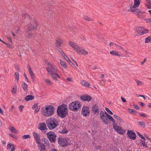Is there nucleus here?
Returning a JSON list of instances; mask_svg holds the SVG:
<instances>
[{
  "mask_svg": "<svg viewBox=\"0 0 151 151\" xmlns=\"http://www.w3.org/2000/svg\"><path fill=\"white\" fill-rule=\"evenodd\" d=\"M27 36L28 37H30L32 36V34H31L30 32L28 33H27Z\"/></svg>",
  "mask_w": 151,
  "mask_h": 151,
  "instance_id": "e2e57ef3",
  "label": "nucleus"
},
{
  "mask_svg": "<svg viewBox=\"0 0 151 151\" xmlns=\"http://www.w3.org/2000/svg\"><path fill=\"white\" fill-rule=\"evenodd\" d=\"M34 98L33 96L29 95L26 96L24 98L25 100L26 101H29L32 100Z\"/></svg>",
  "mask_w": 151,
  "mask_h": 151,
  "instance_id": "5701e85b",
  "label": "nucleus"
},
{
  "mask_svg": "<svg viewBox=\"0 0 151 151\" xmlns=\"http://www.w3.org/2000/svg\"><path fill=\"white\" fill-rule=\"evenodd\" d=\"M24 77L27 80V82H29L28 79V78H27V76H26V74H25V73H24Z\"/></svg>",
  "mask_w": 151,
  "mask_h": 151,
  "instance_id": "69168bd1",
  "label": "nucleus"
},
{
  "mask_svg": "<svg viewBox=\"0 0 151 151\" xmlns=\"http://www.w3.org/2000/svg\"><path fill=\"white\" fill-rule=\"evenodd\" d=\"M151 41V36L147 37L145 40V42L147 43Z\"/></svg>",
  "mask_w": 151,
  "mask_h": 151,
  "instance_id": "473e14b6",
  "label": "nucleus"
},
{
  "mask_svg": "<svg viewBox=\"0 0 151 151\" xmlns=\"http://www.w3.org/2000/svg\"><path fill=\"white\" fill-rule=\"evenodd\" d=\"M29 73L30 75L31 78L32 79H34V76H33L34 73H33V72L32 71L31 72Z\"/></svg>",
  "mask_w": 151,
  "mask_h": 151,
  "instance_id": "bf43d9fd",
  "label": "nucleus"
},
{
  "mask_svg": "<svg viewBox=\"0 0 151 151\" xmlns=\"http://www.w3.org/2000/svg\"><path fill=\"white\" fill-rule=\"evenodd\" d=\"M45 82L47 83H49L50 85H52V83L51 82L50 80L48 79H45L44 80Z\"/></svg>",
  "mask_w": 151,
  "mask_h": 151,
  "instance_id": "ea45409f",
  "label": "nucleus"
},
{
  "mask_svg": "<svg viewBox=\"0 0 151 151\" xmlns=\"http://www.w3.org/2000/svg\"><path fill=\"white\" fill-rule=\"evenodd\" d=\"M147 23H151V18L147 19Z\"/></svg>",
  "mask_w": 151,
  "mask_h": 151,
  "instance_id": "338daca9",
  "label": "nucleus"
},
{
  "mask_svg": "<svg viewBox=\"0 0 151 151\" xmlns=\"http://www.w3.org/2000/svg\"><path fill=\"white\" fill-rule=\"evenodd\" d=\"M110 53L113 55H116L118 56H120V55L119 54L118 52L115 50L110 51Z\"/></svg>",
  "mask_w": 151,
  "mask_h": 151,
  "instance_id": "cd10ccee",
  "label": "nucleus"
},
{
  "mask_svg": "<svg viewBox=\"0 0 151 151\" xmlns=\"http://www.w3.org/2000/svg\"><path fill=\"white\" fill-rule=\"evenodd\" d=\"M82 115L85 116L89 115L90 114V109L87 106H83L81 111Z\"/></svg>",
  "mask_w": 151,
  "mask_h": 151,
  "instance_id": "9d476101",
  "label": "nucleus"
},
{
  "mask_svg": "<svg viewBox=\"0 0 151 151\" xmlns=\"http://www.w3.org/2000/svg\"><path fill=\"white\" fill-rule=\"evenodd\" d=\"M6 38L7 39V40L11 43H13V42L12 40V39L10 37L7 36L6 37Z\"/></svg>",
  "mask_w": 151,
  "mask_h": 151,
  "instance_id": "8fccbe9b",
  "label": "nucleus"
},
{
  "mask_svg": "<svg viewBox=\"0 0 151 151\" xmlns=\"http://www.w3.org/2000/svg\"><path fill=\"white\" fill-rule=\"evenodd\" d=\"M137 134L139 135V136L141 137L142 139L145 140V138L143 137L142 135H141L139 132H137Z\"/></svg>",
  "mask_w": 151,
  "mask_h": 151,
  "instance_id": "6e6d98bb",
  "label": "nucleus"
},
{
  "mask_svg": "<svg viewBox=\"0 0 151 151\" xmlns=\"http://www.w3.org/2000/svg\"><path fill=\"white\" fill-rule=\"evenodd\" d=\"M38 129L44 132H46L47 129L45 124L44 123H41L39 125Z\"/></svg>",
  "mask_w": 151,
  "mask_h": 151,
  "instance_id": "f8f14e48",
  "label": "nucleus"
},
{
  "mask_svg": "<svg viewBox=\"0 0 151 151\" xmlns=\"http://www.w3.org/2000/svg\"><path fill=\"white\" fill-rule=\"evenodd\" d=\"M114 44H116L115 43H113V42H110L109 44V45L111 47H113V48H116V47L115 46V45Z\"/></svg>",
  "mask_w": 151,
  "mask_h": 151,
  "instance_id": "09e8293b",
  "label": "nucleus"
},
{
  "mask_svg": "<svg viewBox=\"0 0 151 151\" xmlns=\"http://www.w3.org/2000/svg\"><path fill=\"white\" fill-rule=\"evenodd\" d=\"M113 116H114V118H116V119L117 120L120 121L121 122L122 121V119L119 117L117 116V115H114V114Z\"/></svg>",
  "mask_w": 151,
  "mask_h": 151,
  "instance_id": "37998d69",
  "label": "nucleus"
},
{
  "mask_svg": "<svg viewBox=\"0 0 151 151\" xmlns=\"http://www.w3.org/2000/svg\"><path fill=\"white\" fill-rule=\"evenodd\" d=\"M22 86L23 89L25 91L27 92V91L28 85L27 84L24 82L22 83Z\"/></svg>",
  "mask_w": 151,
  "mask_h": 151,
  "instance_id": "aec40b11",
  "label": "nucleus"
},
{
  "mask_svg": "<svg viewBox=\"0 0 151 151\" xmlns=\"http://www.w3.org/2000/svg\"><path fill=\"white\" fill-rule=\"evenodd\" d=\"M59 122L58 119L50 118L47 121V126L50 129H53L59 125Z\"/></svg>",
  "mask_w": 151,
  "mask_h": 151,
  "instance_id": "7ed1b4c3",
  "label": "nucleus"
},
{
  "mask_svg": "<svg viewBox=\"0 0 151 151\" xmlns=\"http://www.w3.org/2000/svg\"><path fill=\"white\" fill-rule=\"evenodd\" d=\"M28 68L29 73L32 72V70L30 67L29 66H28Z\"/></svg>",
  "mask_w": 151,
  "mask_h": 151,
  "instance_id": "680f3d73",
  "label": "nucleus"
},
{
  "mask_svg": "<svg viewBox=\"0 0 151 151\" xmlns=\"http://www.w3.org/2000/svg\"><path fill=\"white\" fill-rule=\"evenodd\" d=\"M100 115L101 118H102L103 117L106 116V115L105 114V112H104L103 111H101L100 112Z\"/></svg>",
  "mask_w": 151,
  "mask_h": 151,
  "instance_id": "72a5a7b5",
  "label": "nucleus"
},
{
  "mask_svg": "<svg viewBox=\"0 0 151 151\" xmlns=\"http://www.w3.org/2000/svg\"><path fill=\"white\" fill-rule=\"evenodd\" d=\"M103 121V122L105 124H107L109 123V120L106 116L101 119Z\"/></svg>",
  "mask_w": 151,
  "mask_h": 151,
  "instance_id": "393cba45",
  "label": "nucleus"
},
{
  "mask_svg": "<svg viewBox=\"0 0 151 151\" xmlns=\"http://www.w3.org/2000/svg\"><path fill=\"white\" fill-rule=\"evenodd\" d=\"M60 64L63 68L66 69L67 68L68 66L66 63L61 59L60 60Z\"/></svg>",
  "mask_w": 151,
  "mask_h": 151,
  "instance_id": "6ab92c4d",
  "label": "nucleus"
},
{
  "mask_svg": "<svg viewBox=\"0 0 151 151\" xmlns=\"http://www.w3.org/2000/svg\"><path fill=\"white\" fill-rule=\"evenodd\" d=\"M115 46L116 47V48L115 49H117V50H120V49H122V47H120L118 45H116V44H114Z\"/></svg>",
  "mask_w": 151,
  "mask_h": 151,
  "instance_id": "49530a36",
  "label": "nucleus"
},
{
  "mask_svg": "<svg viewBox=\"0 0 151 151\" xmlns=\"http://www.w3.org/2000/svg\"><path fill=\"white\" fill-rule=\"evenodd\" d=\"M60 53L63 57L66 55L63 51H61V53Z\"/></svg>",
  "mask_w": 151,
  "mask_h": 151,
  "instance_id": "0e129e2a",
  "label": "nucleus"
},
{
  "mask_svg": "<svg viewBox=\"0 0 151 151\" xmlns=\"http://www.w3.org/2000/svg\"><path fill=\"white\" fill-rule=\"evenodd\" d=\"M33 134L36 142L39 143L40 142V139L39 135L35 132H33Z\"/></svg>",
  "mask_w": 151,
  "mask_h": 151,
  "instance_id": "2eb2a0df",
  "label": "nucleus"
},
{
  "mask_svg": "<svg viewBox=\"0 0 151 151\" xmlns=\"http://www.w3.org/2000/svg\"><path fill=\"white\" fill-rule=\"evenodd\" d=\"M136 96L137 97H142L144 99V100H146V98H145V96L143 95H139V94H136Z\"/></svg>",
  "mask_w": 151,
  "mask_h": 151,
  "instance_id": "603ef678",
  "label": "nucleus"
},
{
  "mask_svg": "<svg viewBox=\"0 0 151 151\" xmlns=\"http://www.w3.org/2000/svg\"><path fill=\"white\" fill-rule=\"evenodd\" d=\"M92 111L95 114H99V108L97 106L95 105L93 106Z\"/></svg>",
  "mask_w": 151,
  "mask_h": 151,
  "instance_id": "f3484780",
  "label": "nucleus"
},
{
  "mask_svg": "<svg viewBox=\"0 0 151 151\" xmlns=\"http://www.w3.org/2000/svg\"><path fill=\"white\" fill-rule=\"evenodd\" d=\"M17 87L16 85H15L14 87L13 88L12 90V93L13 94H15L17 92Z\"/></svg>",
  "mask_w": 151,
  "mask_h": 151,
  "instance_id": "2f4dec72",
  "label": "nucleus"
},
{
  "mask_svg": "<svg viewBox=\"0 0 151 151\" xmlns=\"http://www.w3.org/2000/svg\"><path fill=\"white\" fill-rule=\"evenodd\" d=\"M58 142L59 145L62 146H65L67 145V141L63 138H59Z\"/></svg>",
  "mask_w": 151,
  "mask_h": 151,
  "instance_id": "ddd939ff",
  "label": "nucleus"
},
{
  "mask_svg": "<svg viewBox=\"0 0 151 151\" xmlns=\"http://www.w3.org/2000/svg\"><path fill=\"white\" fill-rule=\"evenodd\" d=\"M62 42L63 41L60 39L57 40H56V42L57 45H58L59 46H61Z\"/></svg>",
  "mask_w": 151,
  "mask_h": 151,
  "instance_id": "58836bf2",
  "label": "nucleus"
},
{
  "mask_svg": "<svg viewBox=\"0 0 151 151\" xmlns=\"http://www.w3.org/2000/svg\"><path fill=\"white\" fill-rule=\"evenodd\" d=\"M81 106V105L79 102L75 101L70 104L69 108L72 111H77L80 108Z\"/></svg>",
  "mask_w": 151,
  "mask_h": 151,
  "instance_id": "39448f33",
  "label": "nucleus"
},
{
  "mask_svg": "<svg viewBox=\"0 0 151 151\" xmlns=\"http://www.w3.org/2000/svg\"><path fill=\"white\" fill-rule=\"evenodd\" d=\"M139 114L143 117H147L148 116L145 113H140Z\"/></svg>",
  "mask_w": 151,
  "mask_h": 151,
  "instance_id": "5fc2aeb1",
  "label": "nucleus"
},
{
  "mask_svg": "<svg viewBox=\"0 0 151 151\" xmlns=\"http://www.w3.org/2000/svg\"><path fill=\"white\" fill-rule=\"evenodd\" d=\"M24 108V106L22 105H21L19 107V109L20 112H21L23 108Z\"/></svg>",
  "mask_w": 151,
  "mask_h": 151,
  "instance_id": "864d4df0",
  "label": "nucleus"
},
{
  "mask_svg": "<svg viewBox=\"0 0 151 151\" xmlns=\"http://www.w3.org/2000/svg\"><path fill=\"white\" fill-rule=\"evenodd\" d=\"M145 7L147 9H151V3L147 4V3L145 4Z\"/></svg>",
  "mask_w": 151,
  "mask_h": 151,
  "instance_id": "c9c22d12",
  "label": "nucleus"
},
{
  "mask_svg": "<svg viewBox=\"0 0 151 151\" xmlns=\"http://www.w3.org/2000/svg\"><path fill=\"white\" fill-rule=\"evenodd\" d=\"M140 1L139 0H134V5L133 6V8L137 7L140 5Z\"/></svg>",
  "mask_w": 151,
  "mask_h": 151,
  "instance_id": "a211bd4d",
  "label": "nucleus"
},
{
  "mask_svg": "<svg viewBox=\"0 0 151 151\" xmlns=\"http://www.w3.org/2000/svg\"><path fill=\"white\" fill-rule=\"evenodd\" d=\"M105 110L109 114H110L111 115H112L113 114V113L108 108H105Z\"/></svg>",
  "mask_w": 151,
  "mask_h": 151,
  "instance_id": "a18cd8bd",
  "label": "nucleus"
},
{
  "mask_svg": "<svg viewBox=\"0 0 151 151\" xmlns=\"http://www.w3.org/2000/svg\"><path fill=\"white\" fill-rule=\"evenodd\" d=\"M42 114L46 116H50L54 113V108L51 105L43 108L42 110Z\"/></svg>",
  "mask_w": 151,
  "mask_h": 151,
  "instance_id": "20e7f679",
  "label": "nucleus"
},
{
  "mask_svg": "<svg viewBox=\"0 0 151 151\" xmlns=\"http://www.w3.org/2000/svg\"><path fill=\"white\" fill-rule=\"evenodd\" d=\"M46 135L47 137L51 142H55L56 136L54 132L50 131L47 133Z\"/></svg>",
  "mask_w": 151,
  "mask_h": 151,
  "instance_id": "0eeeda50",
  "label": "nucleus"
},
{
  "mask_svg": "<svg viewBox=\"0 0 151 151\" xmlns=\"http://www.w3.org/2000/svg\"><path fill=\"white\" fill-rule=\"evenodd\" d=\"M30 137L29 135L27 134L24 135L22 136V138L24 139H25L27 138H29Z\"/></svg>",
  "mask_w": 151,
  "mask_h": 151,
  "instance_id": "de8ad7c7",
  "label": "nucleus"
},
{
  "mask_svg": "<svg viewBox=\"0 0 151 151\" xmlns=\"http://www.w3.org/2000/svg\"><path fill=\"white\" fill-rule=\"evenodd\" d=\"M135 81L138 86H140L143 84V83L142 82L137 80H135Z\"/></svg>",
  "mask_w": 151,
  "mask_h": 151,
  "instance_id": "f704fd0d",
  "label": "nucleus"
},
{
  "mask_svg": "<svg viewBox=\"0 0 151 151\" xmlns=\"http://www.w3.org/2000/svg\"><path fill=\"white\" fill-rule=\"evenodd\" d=\"M64 58L68 62H70V60H69V59L68 58L66 55L65 56Z\"/></svg>",
  "mask_w": 151,
  "mask_h": 151,
  "instance_id": "4d7b16f0",
  "label": "nucleus"
},
{
  "mask_svg": "<svg viewBox=\"0 0 151 151\" xmlns=\"http://www.w3.org/2000/svg\"><path fill=\"white\" fill-rule=\"evenodd\" d=\"M142 32H141V34H140V35H142L144 34L148 33L149 32V30L147 29H145L144 28H142Z\"/></svg>",
  "mask_w": 151,
  "mask_h": 151,
  "instance_id": "bb28decb",
  "label": "nucleus"
},
{
  "mask_svg": "<svg viewBox=\"0 0 151 151\" xmlns=\"http://www.w3.org/2000/svg\"><path fill=\"white\" fill-rule=\"evenodd\" d=\"M127 134L128 137L130 139H132V131H128L127 132Z\"/></svg>",
  "mask_w": 151,
  "mask_h": 151,
  "instance_id": "c85d7f7f",
  "label": "nucleus"
},
{
  "mask_svg": "<svg viewBox=\"0 0 151 151\" xmlns=\"http://www.w3.org/2000/svg\"><path fill=\"white\" fill-rule=\"evenodd\" d=\"M38 105L37 104H35L32 106V109H34L35 111L36 112H37L39 111V109L37 110L36 109L37 108Z\"/></svg>",
  "mask_w": 151,
  "mask_h": 151,
  "instance_id": "7c9ffc66",
  "label": "nucleus"
},
{
  "mask_svg": "<svg viewBox=\"0 0 151 151\" xmlns=\"http://www.w3.org/2000/svg\"><path fill=\"white\" fill-rule=\"evenodd\" d=\"M68 132V131L66 129H64L61 132V133L62 134H66Z\"/></svg>",
  "mask_w": 151,
  "mask_h": 151,
  "instance_id": "3c124183",
  "label": "nucleus"
},
{
  "mask_svg": "<svg viewBox=\"0 0 151 151\" xmlns=\"http://www.w3.org/2000/svg\"><path fill=\"white\" fill-rule=\"evenodd\" d=\"M84 18L85 20L88 21L92 20V19H90L89 17L86 16H84Z\"/></svg>",
  "mask_w": 151,
  "mask_h": 151,
  "instance_id": "c03bdc74",
  "label": "nucleus"
},
{
  "mask_svg": "<svg viewBox=\"0 0 151 151\" xmlns=\"http://www.w3.org/2000/svg\"><path fill=\"white\" fill-rule=\"evenodd\" d=\"M3 43L6 45L7 47L8 48H12L14 47V46L12 44L7 43L5 42H3Z\"/></svg>",
  "mask_w": 151,
  "mask_h": 151,
  "instance_id": "c756f323",
  "label": "nucleus"
},
{
  "mask_svg": "<svg viewBox=\"0 0 151 151\" xmlns=\"http://www.w3.org/2000/svg\"><path fill=\"white\" fill-rule=\"evenodd\" d=\"M136 138V135L135 133L133 132V140H134Z\"/></svg>",
  "mask_w": 151,
  "mask_h": 151,
  "instance_id": "13d9d810",
  "label": "nucleus"
},
{
  "mask_svg": "<svg viewBox=\"0 0 151 151\" xmlns=\"http://www.w3.org/2000/svg\"><path fill=\"white\" fill-rule=\"evenodd\" d=\"M114 129L120 134H123L125 132V131L115 124H113Z\"/></svg>",
  "mask_w": 151,
  "mask_h": 151,
  "instance_id": "6e6552de",
  "label": "nucleus"
},
{
  "mask_svg": "<svg viewBox=\"0 0 151 151\" xmlns=\"http://www.w3.org/2000/svg\"><path fill=\"white\" fill-rule=\"evenodd\" d=\"M15 77L17 81H18L19 80V74L18 73L16 72L15 73Z\"/></svg>",
  "mask_w": 151,
  "mask_h": 151,
  "instance_id": "a19ab883",
  "label": "nucleus"
},
{
  "mask_svg": "<svg viewBox=\"0 0 151 151\" xmlns=\"http://www.w3.org/2000/svg\"><path fill=\"white\" fill-rule=\"evenodd\" d=\"M47 64L48 66V67L46 68V69L48 72V70L50 71H52L53 72H57L58 71V69L57 68L54 67L51 63L48 62Z\"/></svg>",
  "mask_w": 151,
  "mask_h": 151,
  "instance_id": "9b49d317",
  "label": "nucleus"
},
{
  "mask_svg": "<svg viewBox=\"0 0 151 151\" xmlns=\"http://www.w3.org/2000/svg\"><path fill=\"white\" fill-rule=\"evenodd\" d=\"M69 44L79 54L87 55L88 54V52L86 50L84 49L79 47L76 43L70 41Z\"/></svg>",
  "mask_w": 151,
  "mask_h": 151,
  "instance_id": "f03ea898",
  "label": "nucleus"
},
{
  "mask_svg": "<svg viewBox=\"0 0 151 151\" xmlns=\"http://www.w3.org/2000/svg\"><path fill=\"white\" fill-rule=\"evenodd\" d=\"M134 12L135 13L137 14L138 17H141L143 16L144 12L140 11L139 9H137L136 10H134V9H133V13Z\"/></svg>",
  "mask_w": 151,
  "mask_h": 151,
  "instance_id": "4468645a",
  "label": "nucleus"
},
{
  "mask_svg": "<svg viewBox=\"0 0 151 151\" xmlns=\"http://www.w3.org/2000/svg\"><path fill=\"white\" fill-rule=\"evenodd\" d=\"M40 147L41 150H45L46 149V147L45 145L43 143L40 142L39 143H37Z\"/></svg>",
  "mask_w": 151,
  "mask_h": 151,
  "instance_id": "a878e982",
  "label": "nucleus"
},
{
  "mask_svg": "<svg viewBox=\"0 0 151 151\" xmlns=\"http://www.w3.org/2000/svg\"><path fill=\"white\" fill-rule=\"evenodd\" d=\"M38 26L37 22L35 19L34 20V22L32 24L29 23L28 24V29L27 31L35 30L37 29Z\"/></svg>",
  "mask_w": 151,
  "mask_h": 151,
  "instance_id": "423d86ee",
  "label": "nucleus"
},
{
  "mask_svg": "<svg viewBox=\"0 0 151 151\" xmlns=\"http://www.w3.org/2000/svg\"><path fill=\"white\" fill-rule=\"evenodd\" d=\"M48 73L52 77L53 80L55 81H58L57 78H60V77L59 75L56 73V72H53L52 71H50L48 70Z\"/></svg>",
  "mask_w": 151,
  "mask_h": 151,
  "instance_id": "1a4fd4ad",
  "label": "nucleus"
},
{
  "mask_svg": "<svg viewBox=\"0 0 151 151\" xmlns=\"http://www.w3.org/2000/svg\"><path fill=\"white\" fill-rule=\"evenodd\" d=\"M142 28L140 27H139L136 28L135 29V31L136 32V34L137 35H140V34H141V32H142Z\"/></svg>",
  "mask_w": 151,
  "mask_h": 151,
  "instance_id": "4be33fe9",
  "label": "nucleus"
},
{
  "mask_svg": "<svg viewBox=\"0 0 151 151\" xmlns=\"http://www.w3.org/2000/svg\"><path fill=\"white\" fill-rule=\"evenodd\" d=\"M105 114L107 117L108 119H109V120L111 121L114 124H115L114 120L113 119V118L110 115H109L106 112H105Z\"/></svg>",
  "mask_w": 151,
  "mask_h": 151,
  "instance_id": "412c9836",
  "label": "nucleus"
},
{
  "mask_svg": "<svg viewBox=\"0 0 151 151\" xmlns=\"http://www.w3.org/2000/svg\"><path fill=\"white\" fill-rule=\"evenodd\" d=\"M57 113L58 116L62 118H64L68 114L67 106L63 104L58 107Z\"/></svg>",
  "mask_w": 151,
  "mask_h": 151,
  "instance_id": "f257e3e1",
  "label": "nucleus"
},
{
  "mask_svg": "<svg viewBox=\"0 0 151 151\" xmlns=\"http://www.w3.org/2000/svg\"><path fill=\"white\" fill-rule=\"evenodd\" d=\"M15 148L14 146H12V148L11 149V150L10 151H14L15 150Z\"/></svg>",
  "mask_w": 151,
  "mask_h": 151,
  "instance_id": "774afa93",
  "label": "nucleus"
},
{
  "mask_svg": "<svg viewBox=\"0 0 151 151\" xmlns=\"http://www.w3.org/2000/svg\"><path fill=\"white\" fill-rule=\"evenodd\" d=\"M134 106L135 109H139V106L137 105H134Z\"/></svg>",
  "mask_w": 151,
  "mask_h": 151,
  "instance_id": "052dcab7",
  "label": "nucleus"
},
{
  "mask_svg": "<svg viewBox=\"0 0 151 151\" xmlns=\"http://www.w3.org/2000/svg\"><path fill=\"white\" fill-rule=\"evenodd\" d=\"M10 130L12 132L16 133V129L13 127H11L10 128Z\"/></svg>",
  "mask_w": 151,
  "mask_h": 151,
  "instance_id": "4c0bfd02",
  "label": "nucleus"
},
{
  "mask_svg": "<svg viewBox=\"0 0 151 151\" xmlns=\"http://www.w3.org/2000/svg\"><path fill=\"white\" fill-rule=\"evenodd\" d=\"M81 99L84 101H90L91 100V97L87 95L81 96Z\"/></svg>",
  "mask_w": 151,
  "mask_h": 151,
  "instance_id": "dca6fc26",
  "label": "nucleus"
},
{
  "mask_svg": "<svg viewBox=\"0 0 151 151\" xmlns=\"http://www.w3.org/2000/svg\"><path fill=\"white\" fill-rule=\"evenodd\" d=\"M12 146H14L12 145V144L11 143H9L7 145V149L8 150L10 149L11 148H12Z\"/></svg>",
  "mask_w": 151,
  "mask_h": 151,
  "instance_id": "e433bc0d",
  "label": "nucleus"
},
{
  "mask_svg": "<svg viewBox=\"0 0 151 151\" xmlns=\"http://www.w3.org/2000/svg\"><path fill=\"white\" fill-rule=\"evenodd\" d=\"M139 124L141 126L144 127L145 126V122L142 121H139L138 122Z\"/></svg>",
  "mask_w": 151,
  "mask_h": 151,
  "instance_id": "79ce46f5",
  "label": "nucleus"
},
{
  "mask_svg": "<svg viewBox=\"0 0 151 151\" xmlns=\"http://www.w3.org/2000/svg\"><path fill=\"white\" fill-rule=\"evenodd\" d=\"M81 83L83 86L86 87H88L90 86L89 83L84 80L81 81Z\"/></svg>",
  "mask_w": 151,
  "mask_h": 151,
  "instance_id": "b1692460",
  "label": "nucleus"
}]
</instances>
